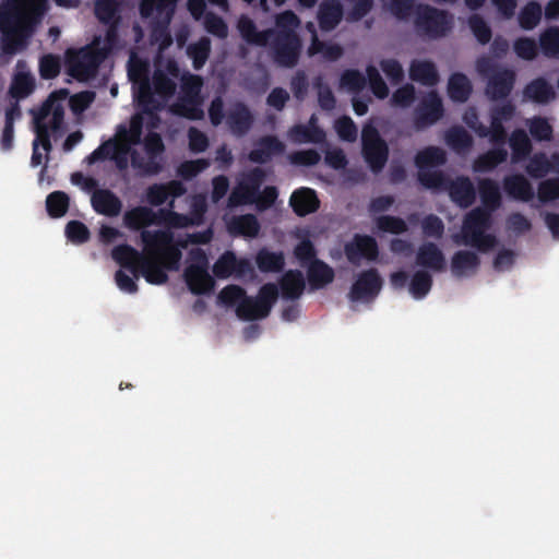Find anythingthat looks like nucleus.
Here are the masks:
<instances>
[{
  "label": "nucleus",
  "mask_w": 559,
  "mask_h": 559,
  "mask_svg": "<svg viewBox=\"0 0 559 559\" xmlns=\"http://www.w3.org/2000/svg\"><path fill=\"white\" fill-rule=\"evenodd\" d=\"M209 119L213 127L225 122L230 133L237 138L245 136L254 123V116L250 108L240 100L231 103L225 111L222 96H215L207 109Z\"/></svg>",
  "instance_id": "39448f33"
},
{
  "label": "nucleus",
  "mask_w": 559,
  "mask_h": 559,
  "mask_svg": "<svg viewBox=\"0 0 559 559\" xmlns=\"http://www.w3.org/2000/svg\"><path fill=\"white\" fill-rule=\"evenodd\" d=\"M61 58L58 55L46 53L39 58L38 71L43 80L56 79L61 72Z\"/></svg>",
  "instance_id": "864d4df0"
},
{
  "label": "nucleus",
  "mask_w": 559,
  "mask_h": 559,
  "mask_svg": "<svg viewBox=\"0 0 559 559\" xmlns=\"http://www.w3.org/2000/svg\"><path fill=\"white\" fill-rule=\"evenodd\" d=\"M401 22H412L418 35H447L453 26V15L426 3L412 2V8Z\"/></svg>",
  "instance_id": "0eeeda50"
},
{
  "label": "nucleus",
  "mask_w": 559,
  "mask_h": 559,
  "mask_svg": "<svg viewBox=\"0 0 559 559\" xmlns=\"http://www.w3.org/2000/svg\"><path fill=\"white\" fill-rule=\"evenodd\" d=\"M35 87V79L29 72H17L12 79L9 94L15 100H20L29 96Z\"/></svg>",
  "instance_id": "a19ab883"
},
{
  "label": "nucleus",
  "mask_w": 559,
  "mask_h": 559,
  "mask_svg": "<svg viewBox=\"0 0 559 559\" xmlns=\"http://www.w3.org/2000/svg\"><path fill=\"white\" fill-rule=\"evenodd\" d=\"M383 281L377 269L360 272L348 293L350 301H370L380 293Z\"/></svg>",
  "instance_id": "f3484780"
},
{
  "label": "nucleus",
  "mask_w": 559,
  "mask_h": 559,
  "mask_svg": "<svg viewBox=\"0 0 559 559\" xmlns=\"http://www.w3.org/2000/svg\"><path fill=\"white\" fill-rule=\"evenodd\" d=\"M183 219L186 218L177 212L167 209H159L157 212H154L147 206H135L123 215L124 225L132 230H139L154 224L181 227Z\"/></svg>",
  "instance_id": "ddd939ff"
},
{
  "label": "nucleus",
  "mask_w": 559,
  "mask_h": 559,
  "mask_svg": "<svg viewBox=\"0 0 559 559\" xmlns=\"http://www.w3.org/2000/svg\"><path fill=\"white\" fill-rule=\"evenodd\" d=\"M361 153L370 169L380 173L389 159L388 143L381 138L378 129L367 123L361 130Z\"/></svg>",
  "instance_id": "4468645a"
},
{
  "label": "nucleus",
  "mask_w": 559,
  "mask_h": 559,
  "mask_svg": "<svg viewBox=\"0 0 559 559\" xmlns=\"http://www.w3.org/2000/svg\"><path fill=\"white\" fill-rule=\"evenodd\" d=\"M508 158V151L503 146L493 148L480 154L474 162V170L477 173H488L498 165L504 163Z\"/></svg>",
  "instance_id": "4c0bfd02"
},
{
  "label": "nucleus",
  "mask_w": 559,
  "mask_h": 559,
  "mask_svg": "<svg viewBox=\"0 0 559 559\" xmlns=\"http://www.w3.org/2000/svg\"><path fill=\"white\" fill-rule=\"evenodd\" d=\"M524 96L536 104H548L556 97V92L544 78L531 81L524 88Z\"/></svg>",
  "instance_id": "72a5a7b5"
},
{
  "label": "nucleus",
  "mask_w": 559,
  "mask_h": 559,
  "mask_svg": "<svg viewBox=\"0 0 559 559\" xmlns=\"http://www.w3.org/2000/svg\"><path fill=\"white\" fill-rule=\"evenodd\" d=\"M306 287L304 274L299 270H288L280 280V288L283 299H298Z\"/></svg>",
  "instance_id": "cd10ccee"
},
{
  "label": "nucleus",
  "mask_w": 559,
  "mask_h": 559,
  "mask_svg": "<svg viewBox=\"0 0 559 559\" xmlns=\"http://www.w3.org/2000/svg\"><path fill=\"white\" fill-rule=\"evenodd\" d=\"M473 85L462 72H454L448 81V95L455 103H465L472 95Z\"/></svg>",
  "instance_id": "f704fd0d"
},
{
  "label": "nucleus",
  "mask_w": 559,
  "mask_h": 559,
  "mask_svg": "<svg viewBox=\"0 0 559 559\" xmlns=\"http://www.w3.org/2000/svg\"><path fill=\"white\" fill-rule=\"evenodd\" d=\"M313 88L318 93V103L321 109L330 111L335 108L336 99L322 75H317L312 81Z\"/></svg>",
  "instance_id": "5fc2aeb1"
},
{
  "label": "nucleus",
  "mask_w": 559,
  "mask_h": 559,
  "mask_svg": "<svg viewBox=\"0 0 559 559\" xmlns=\"http://www.w3.org/2000/svg\"><path fill=\"white\" fill-rule=\"evenodd\" d=\"M377 228L383 233L401 235L408 230L406 222L393 215H381L376 219Z\"/></svg>",
  "instance_id": "052dcab7"
},
{
  "label": "nucleus",
  "mask_w": 559,
  "mask_h": 559,
  "mask_svg": "<svg viewBox=\"0 0 559 559\" xmlns=\"http://www.w3.org/2000/svg\"><path fill=\"white\" fill-rule=\"evenodd\" d=\"M178 0H140L139 13L150 35H171L169 25Z\"/></svg>",
  "instance_id": "9d476101"
},
{
  "label": "nucleus",
  "mask_w": 559,
  "mask_h": 559,
  "mask_svg": "<svg viewBox=\"0 0 559 559\" xmlns=\"http://www.w3.org/2000/svg\"><path fill=\"white\" fill-rule=\"evenodd\" d=\"M308 282L312 290H318L334 281V270L322 260H313L307 270Z\"/></svg>",
  "instance_id": "c85d7f7f"
},
{
  "label": "nucleus",
  "mask_w": 559,
  "mask_h": 559,
  "mask_svg": "<svg viewBox=\"0 0 559 559\" xmlns=\"http://www.w3.org/2000/svg\"><path fill=\"white\" fill-rule=\"evenodd\" d=\"M416 264L432 272H443L447 269V261L441 249L431 241L421 243L416 252Z\"/></svg>",
  "instance_id": "aec40b11"
},
{
  "label": "nucleus",
  "mask_w": 559,
  "mask_h": 559,
  "mask_svg": "<svg viewBox=\"0 0 559 559\" xmlns=\"http://www.w3.org/2000/svg\"><path fill=\"white\" fill-rule=\"evenodd\" d=\"M447 144L455 152H464L473 145V138L461 126L451 127L445 132Z\"/></svg>",
  "instance_id": "49530a36"
},
{
  "label": "nucleus",
  "mask_w": 559,
  "mask_h": 559,
  "mask_svg": "<svg viewBox=\"0 0 559 559\" xmlns=\"http://www.w3.org/2000/svg\"><path fill=\"white\" fill-rule=\"evenodd\" d=\"M552 169V164L544 152H538L528 158L526 174L534 179L546 177Z\"/></svg>",
  "instance_id": "de8ad7c7"
},
{
  "label": "nucleus",
  "mask_w": 559,
  "mask_h": 559,
  "mask_svg": "<svg viewBox=\"0 0 559 559\" xmlns=\"http://www.w3.org/2000/svg\"><path fill=\"white\" fill-rule=\"evenodd\" d=\"M112 259L123 269L132 273L135 280L139 278V266L146 254L139 252L130 245H118L111 251Z\"/></svg>",
  "instance_id": "b1692460"
},
{
  "label": "nucleus",
  "mask_w": 559,
  "mask_h": 559,
  "mask_svg": "<svg viewBox=\"0 0 559 559\" xmlns=\"http://www.w3.org/2000/svg\"><path fill=\"white\" fill-rule=\"evenodd\" d=\"M366 82L368 81L369 88L372 94L379 99L386 98L389 96V87L378 69L370 64L366 68Z\"/></svg>",
  "instance_id": "bf43d9fd"
},
{
  "label": "nucleus",
  "mask_w": 559,
  "mask_h": 559,
  "mask_svg": "<svg viewBox=\"0 0 559 559\" xmlns=\"http://www.w3.org/2000/svg\"><path fill=\"white\" fill-rule=\"evenodd\" d=\"M264 171L261 168L252 169L241 182V190L248 195H252L253 199L259 194L261 185L264 180Z\"/></svg>",
  "instance_id": "774afa93"
},
{
  "label": "nucleus",
  "mask_w": 559,
  "mask_h": 559,
  "mask_svg": "<svg viewBox=\"0 0 559 559\" xmlns=\"http://www.w3.org/2000/svg\"><path fill=\"white\" fill-rule=\"evenodd\" d=\"M417 179L424 188L438 191H445L450 181L441 170H419Z\"/></svg>",
  "instance_id": "3c124183"
},
{
  "label": "nucleus",
  "mask_w": 559,
  "mask_h": 559,
  "mask_svg": "<svg viewBox=\"0 0 559 559\" xmlns=\"http://www.w3.org/2000/svg\"><path fill=\"white\" fill-rule=\"evenodd\" d=\"M513 48L516 56L524 60H533L538 53V47L533 37H516Z\"/></svg>",
  "instance_id": "69168bd1"
},
{
  "label": "nucleus",
  "mask_w": 559,
  "mask_h": 559,
  "mask_svg": "<svg viewBox=\"0 0 559 559\" xmlns=\"http://www.w3.org/2000/svg\"><path fill=\"white\" fill-rule=\"evenodd\" d=\"M477 191L480 198V209L496 212L502 204V197L498 182L491 178H481L477 182Z\"/></svg>",
  "instance_id": "a878e982"
},
{
  "label": "nucleus",
  "mask_w": 559,
  "mask_h": 559,
  "mask_svg": "<svg viewBox=\"0 0 559 559\" xmlns=\"http://www.w3.org/2000/svg\"><path fill=\"white\" fill-rule=\"evenodd\" d=\"M141 239L147 255L139 266V277L143 276L150 284L162 285L168 280L166 271L156 258H160L173 265L181 259V251L173 245L174 236L169 230H143Z\"/></svg>",
  "instance_id": "f257e3e1"
},
{
  "label": "nucleus",
  "mask_w": 559,
  "mask_h": 559,
  "mask_svg": "<svg viewBox=\"0 0 559 559\" xmlns=\"http://www.w3.org/2000/svg\"><path fill=\"white\" fill-rule=\"evenodd\" d=\"M211 50L210 37H200V40L188 47V55L192 59L193 68L201 69L206 62Z\"/></svg>",
  "instance_id": "6e6d98bb"
},
{
  "label": "nucleus",
  "mask_w": 559,
  "mask_h": 559,
  "mask_svg": "<svg viewBox=\"0 0 559 559\" xmlns=\"http://www.w3.org/2000/svg\"><path fill=\"white\" fill-rule=\"evenodd\" d=\"M288 135L290 140L295 143H321L325 139L324 131L316 126L314 123L306 124H295L289 131Z\"/></svg>",
  "instance_id": "e433bc0d"
},
{
  "label": "nucleus",
  "mask_w": 559,
  "mask_h": 559,
  "mask_svg": "<svg viewBox=\"0 0 559 559\" xmlns=\"http://www.w3.org/2000/svg\"><path fill=\"white\" fill-rule=\"evenodd\" d=\"M70 198L63 191H53L46 198V210L51 218L64 216L69 210Z\"/></svg>",
  "instance_id": "a18cd8bd"
},
{
  "label": "nucleus",
  "mask_w": 559,
  "mask_h": 559,
  "mask_svg": "<svg viewBox=\"0 0 559 559\" xmlns=\"http://www.w3.org/2000/svg\"><path fill=\"white\" fill-rule=\"evenodd\" d=\"M201 105L202 99L179 97L171 106V112L189 120H201L204 116Z\"/></svg>",
  "instance_id": "ea45409f"
},
{
  "label": "nucleus",
  "mask_w": 559,
  "mask_h": 559,
  "mask_svg": "<svg viewBox=\"0 0 559 559\" xmlns=\"http://www.w3.org/2000/svg\"><path fill=\"white\" fill-rule=\"evenodd\" d=\"M194 259H199L201 264H190L186 267L183 276L190 292L194 295L210 293L214 287V280L206 270V257L201 249L192 251Z\"/></svg>",
  "instance_id": "2eb2a0df"
},
{
  "label": "nucleus",
  "mask_w": 559,
  "mask_h": 559,
  "mask_svg": "<svg viewBox=\"0 0 559 559\" xmlns=\"http://www.w3.org/2000/svg\"><path fill=\"white\" fill-rule=\"evenodd\" d=\"M66 236L72 243L81 245L90 240L91 233L87 226L80 221H70L66 225Z\"/></svg>",
  "instance_id": "e2e57ef3"
},
{
  "label": "nucleus",
  "mask_w": 559,
  "mask_h": 559,
  "mask_svg": "<svg viewBox=\"0 0 559 559\" xmlns=\"http://www.w3.org/2000/svg\"><path fill=\"white\" fill-rule=\"evenodd\" d=\"M450 199L461 209L472 206L476 201V188L467 176L450 179L445 190Z\"/></svg>",
  "instance_id": "6ab92c4d"
},
{
  "label": "nucleus",
  "mask_w": 559,
  "mask_h": 559,
  "mask_svg": "<svg viewBox=\"0 0 559 559\" xmlns=\"http://www.w3.org/2000/svg\"><path fill=\"white\" fill-rule=\"evenodd\" d=\"M94 12L99 22L108 25L105 35H118L117 26L120 21L118 0H97Z\"/></svg>",
  "instance_id": "bb28decb"
},
{
  "label": "nucleus",
  "mask_w": 559,
  "mask_h": 559,
  "mask_svg": "<svg viewBox=\"0 0 559 559\" xmlns=\"http://www.w3.org/2000/svg\"><path fill=\"white\" fill-rule=\"evenodd\" d=\"M312 41L308 48V53L314 56L322 53L326 61H336L343 53L344 49L338 44H329L320 40V37H311Z\"/></svg>",
  "instance_id": "09e8293b"
},
{
  "label": "nucleus",
  "mask_w": 559,
  "mask_h": 559,
  "mask_svg": "<svg viewBox=\"0 0 559 559\" xmlns=\"http://www.w3.org/2000/svg\"><path fill=\"white\" fill-rule=\"evenodd\" d=\"M447 156L442 148L438 146H428L419 151L415 156V165L419 170L427 167H437L445 164Z\"/></svg>",
  "instance_id": "79ce46f5"
},
{
  "label": "nucleus",
  "mask_w": 559,
  "mask_h": 559,
  "mask_svg": "<svg viewBox=\"0 0 559 559\" xmlns=\"http://www.w3.org/2000/svg\"><path fill=\"white\" fill-rule=\"evenodd\" d=\"M255 264L262 273H278L285 266L283 252H273L267 248H261L255 255Z\"/></svg>",
  "instance_id": "58836bf2"
},
{
  "label": "nucleus",
  "mask_w": 559,
  "mask_h": 559,
  "mask_svg": "<svg viewBox=\"0 0 559 559\" xmlns=\"http://www.w3.org/2000/svg\"><path fill=\"white\" fill-rule=\"evenodd\" d=\"M289 205L298 216L302 217L314 213L320 206V201L313 189L299 188L292 193Z\"/></svg>",
  "instance_id": "393cba45"
},
{
  "label": "nucleus",
  "mask_w": 559,
  "mask_h": 559,
  "mask_svg": "<svg viewBox=\"0 0 559 559\" xmlns=\"http://www.w3.org/2000/svg\"><path fill=\"white\" fill-rule=\"evenodd\" d=\"M432 283V276L427 270H418L411 278L409 293L415 299H421L430 292Z\"/></svg>",
  "instance_id": "603ef678"
},
{
  "label": "nucleus",
  "mask_w": 559,
  "mask_h": 559,
  "mask_svg": "<svg viewBox=\"0 0 559 559\" xmlns=\"http://www.w3.org/2000/svg\"><path fill=\"white\" fill-rule=\"evenodd\" d=\"M143 118L140 115H134L130 121V128L119 126L117 134L123 144L138 145L142 142Z\"/></svg>",
  "instance_id": "37998d69"
},
{
  "label": "nucleus",
  "mask_w": 559,
  "mask_h": 559,
  "mask_svg": "<svg viewBox=\"0 0 559 559\" xmlns=\"http://www.w3.org/2000/svg\"><path fill=\"white\" fill-rule=\"evenodd\" d=\"M48 11V0H2L0 35H33Z\"/></svg>",
  "instance_id": "f03ea898"
},
{
  "label": "nucleus",
  "mask_w": 559,
  "mask_h": 559,
  "mask_svg": "<svg viewBox=\"0 0 559 559\" xmlns=\"http://www.w3.org/2000/svg\"><path fill=\"white\" fill-rule=\"evenodd\" d=\"M102 38L93 37L91 45L64 51V67L69 76L78 82H88L97 76L100 64L109 53L107 48L98 46Z\"/></svg>",
  "instance_id": "20e7f679"
},
{
  "label": "nucleus",
  "mask_w": 559,
  "mask_h": 559,
  "mask_svg": "<svg viewBox=\"0 0 559 559\" xmlns=\"http://www.w3.org/2000/svg\"><path fill=\"white\" fill-rule=\"evenodd\" d=\"M491 224L492 213L476 206L464 216L462 235L455 236L454 241L460 243L462 239L465 246L474 247L480 252H487L498 243L495 235L486 233Z\"/></svg>",
  "instance_id": "423d86ee"
},
{
  "label": "nucleus",
  "mask_w": 559,
  "mask_h": 559,
  "mask_svg": "<svg viewBox=\"0 0 559 559\" xmlns=\"http://www.w3.org/2000/svg\"><path fill=\"white\" fill-rule=\"evenodd\" d=\"M285 144L275 135H264L259 139L257 145L250 151L249 160L255 164H266L273 156L282 155Z\"/></svg>",
  "instance_id": "412c9836"
},
{
  "label": "nucleus",
  "mask_w": 559,
  "mask_h": 559,
  "mask_svg": "<svg viewBox=\"0 0 559 559\" xmlns=\"http://www.w3.org/2000/svg\"><path fill=\"white\" fill-rule=\"evenodd\" d=\"M344 253L347 261L359 266L362 259L376 261L379 257L377 240L369 235H354L353 239L345 243Z\"/></svg>",
  "instance_id": "a211bd4d"
},
{
  "label": "nucleus",
  "mask_w": 559,
  "mask_h": 559,
  "mask_svg": "<svg viewBox=\"0 0 559 559\" xmlns=\"http://www.w3.org/2000/svg\"><path fill=\"white\" fill-rule=\"evenodd\" d=\"M181 80V94L179 97L202 99L201 90L203 80L200 75L185 73Z\"/></svg>",
  "instance_id": "13d9d810"
},
{
  "label": "nucleus",
  "mask_w": 559,
  "mask_h": 559,
  "mask_svg": "<svg viewBox=\"0 0 559 559\" xmlns=\"http://www.w3.org/2000/svg\"><path fill=\"white\" fill-rule=\"evenodd\" d=\"M35 139L33 141V153L31 165L37 167L43 163V154L39 146L48 155L52 151L50 133L60 130L64 119V108L57 99V92L51 93L38 109H32Z\"/></svg>",
  "instance_id": "7ed1b4c3"
},
{
  "label": "nucleus",
  "mask_w": 559,
  "mask_h": 559,
  "mask_svg": "<svg viewBox=\"0 0 559 559\" xmlns=\"http://www.w3.org/2000/svg\"><path fill=\"white\" fill-rule=\"evenodd\" d=\"M444 115V108L438 92L427 93L414 110V127L424 130L437 123Z\"/></svg>",
  "instance_id": "dca6fc26"
},
{
  "label": "nucleus",
  "mask_w": 559,
  "mask_h": 559,
  "mask_svg": "<svg viewBox=\"0 0 559 559\" xmlns=\"http://www.w3.org/2000/svg\"><path fill=\"white\" fill-rule=\"evenodd\" d=\"M300 20L293 11H284L276 15L274 35H298L296 28L299 26Z\"/></svg>",
  "instance_id": "4d7b16f0"
},
{
  "label": "nucleus",
  "mask_w": 559,
  "mask_h": 559,
  "mask_svg": "<svg viewBox=\"0 0 559 559\" xmlns=\"http://www.w3.org/2000/svg\"><path fill=\"white\" fill-rule=\"evenodd\" d=\"M148 72V63L135 53H131L128 61V78L132 83L138 106L147 114L159 108L158 102L153 96Z\"/></svg>",
  "instance_id": "1a4fd4ad"
},
{
  "label": "nucleus",
  "mask_w": 559,
  "mask_h": 559,
  "mask_svg": "<svg viewBox=\"0 0 559 559\" xmlns=\"http://www.w3.org/2000/svg\"><path fill=\"white\" fill-rule=\"evenodd\" d=\"M248 44L271 46L274 62L284 68L297 64L302 47L301 37H242Z\"/></svg>",
  "instance_id": "9b49d317"
},
{
  "label": "nucleus",
  "mask_w": 559,
  "mask_h": 559,
  "mask_svg": "<svg viewBox=\"0 0 559 559\" xmlns=\"http://www.w3.org/2000/svg\"><path fill=\"white\" fill-rule=\"evenodd\" d=\"M210 166V162L204 158L195 160H186L178 167V175L185 180H191Z\"/></svg>",
  "instance_id": "0e129e2a"
},
{
  "label": "nucleus",
  "mask_w": 559,
  "mask_h": 559,
  "mask_svg": "<svg viewBox=\"0 0 559 559\" xmlns=\"http://www.w3.org/2000/svg\"><path fill=\"white\" fill-rule=\"evenodd\" d=\"M93 210L100 215L115 217L121 213V200L109 189H97L91 197Z\"/></svg>",
  "instance_id": "4be33fe9"
},
{
  "label": "nucleus",
  "mask_w": 559,
  "mask_h": 559,
  "mask_svg": "<svg viewBox=\"0 0 559 559\" xmlns=\"http://www.w3.org/2000/svg\"><path fill=\"white\" fill-rule=\"evenodd\" d=\"M237 257L233 251H225L214 263L213 273L218 278H227L235 272Z\"/></svg>",
  "instance_id": "680f3d73"
},
{
  "label": "nucleus",
  "mask_w": 559,
  "mask_h": 559,
  "mask_svg": "<svg viewBox=\"0 0 559 559\" xmlns=\"http://www.w3.org/2000/svg\"><path fill=\"white\" fill-rule=\"evenodd\" d=\"M476 71L486 80L485 93L491 100L506 99L512 92L515 83V73L498 64L490 57H479L476 60Z\"/></svg>",
  "instance_id": "6e6552de"
},
{
  "label": "nucleus",
  "mask_w": 559,
  "mask_h": 559,
  "mask_svg": "<svg viewBox=\"0 0 559 559\" xmlns=\"http://www.w3.org/2000/svg\"><path fill=\"white\" fill-rule=\"evenodd\" d=\"M537 195L542 203L559 199V178H549L539 182Z\"/></svg>",
  "instance_id": "338daca9"
},
{
  "label": "nucleus",
  "mask_w": 559,
  "mask_h": 559,
  "mask_svg": "<svg viewBox=\"0 0 559 559\" xmlns=\"http://www.w3.org/2000/svg\"><path fill=\"white\" fill-rule=\"evenodd\" d=\"M151 85L153 95L156 94L164 99L171 97L177 88L176 81L158 68L153 73Z\"/></svg>",
  "instance_id": "c03bdc74"
},
{
  "label": "nucleus",
  "mask_w": 559,
  "mask_h": 559,
  "mask_svg": "<svg viewBox=\"0 0 559 559\" xmlns=\"http://www.w3.org/2000/svg\"><path fill=\"white\" fill-rule=\"evenodd\" d=\"M227 228L234 236L254 238L259 235L261 226L255 215L242 214L233 216Z\"/></svg>",
  "instance_id": "2f4dec72"
},
{
  "label": "nucleus",
  "mask_w": 559,
  "mask_h": 559,
  "mask_svg": "<svg viewBox=\"0 0 559 559\" xmlns=\"http://www.w3.org/2000/svg\"><path fill=\"white\" fill-rule=\"evenodd\" d=\"M409 78L425 86H435L440 80L435 63L427 60H414L409 67Z\"/></svg>",
  "instance_id": "473e14b6"
},
{
  "label": "nucleus",
  "mask_w": 559,
  "mask_h": 559,
  "mask_svg": "<svg viewBox=\"0 0 559 559\" xmlns=\"http://www.w3.org/2000/svg\"><path fill=\"white\" fill-rule=\"evenodd\" d=\"M343 17V7L338 0H324L318 11V22L324 32L334 29Z\"/></svg>",
  "instance_id": "c756f323"
},
{
  "label": "nucleus",
  "mask_w": 559,
  "mask_h": 559,
  "mask_svg": "<svg viewBox=\"0 0 559 559\" xmlns=\"http://www.w3.org/2000/svg\"><path fill=\"white\" fill-rule=\"evenodd\" d=\"M278 298V287L274 283L262 285L255 297L247 296L236 307L237 316L246 321L266 318Z\"/></svg>",
  "instance_id": "f8f14e48"
},
{
  "label": "nucleus",
  "mask_w": 559,
  "mask_h": 559,
  "mask_svg": "<svg viewBox=\"0 0 559 559\" xmlns=\"http://www.w3.org/2000/svg\"><path fill=\"white\" fill-rule=\"evenodd\" d=\"M504 192L514 200L530 202L535 193L531 182L522 174L508 175L502 180Z\"/></svg>",
  "instance_id": "5701e85b"
},
{
  "label": "nucleus",
  "mask_w": 559,
  "mask_h": 559,
  "mask_svg": "<svg viewBox=\"0 0 559 559\" xmlns=\"http://www.w3.org/2000/svg\"><path fill=\"white\" fill-rule=\"evenodd\" d=\"M479 265V257L468 250H459L451 259V271L455 277H463L468 275V273H475Z\"/></svg>",
  "instance_id": "7c9ffc66"
},
{
  "label": "nucleus",
  "mask_w": 559,
  "mask_h": 559,
  "mask_svg": "<svg viewBox=\"0 0 559 559\" xmlns=\"http://www.w3.org/2000/svg\"><path fill=\"white\" fill-rule=\"evenodd\" d=\"M542 14V7L538 2H528L519 11L518 22L520 27L526 31L533 29L539 23Z\"/></svg>",
  "instance_id": "8fccbe9b"
},
{
  "label": "nucleus",
  "mask_w": 559,
  "mask_h": 559,
  "mask_svg": "<svg viewBox=\"0 0 559 559\" xmlns=\"http://www.w3.org/2000/svg\"><path fill=\"white\" fill-rule=\"evenodd\" d=\"M509 144L512 151L511 160L513 164L530 157L533 150L531 140L523 129H516L511 133Z\"/></svg>",
  "instance_id": "c9c22d12"
}]
</instances>
